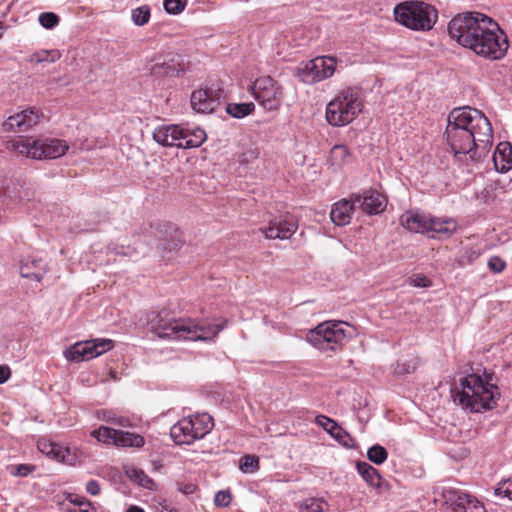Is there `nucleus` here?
<instances>
[{
  "label": "nucleus",
  "mask_w": 512,
  "mask_h": 512,
  "mask_svg": "<svg viewBox=\"0 0 512 512\" xmlns=\"http://www.w3.org/2000/svg\"><path fill=\"white\" fill-rule=\"evenodd\" d=\"M97 418L115 426L128 427L130 426L129 420L125 417L116 415L110 410H100L97 412Z\"/></svg>",
  "instance_id": "32"
},
{
  "label": "nucleus",
  "mask_w": 512,
  "mask_h": 512,
  "mask_svg": "<svg viewBox=\"0 0 512 512\" xmlns=\"http://www.w3.org/2000/svg\"><path fill=\"white\" fill-rule=\"evenodd\" d=\"M41 116L42 113L36 108L24 109L14 115L9 116L3 123V129L7 132H27L29 129L39 123Z\"/></svg>",
  "instance_id": "13"
},
{
  "label": "nucleus",
  "mask_w": 512,
  "mask_h": 512,
  "mask_svg": "<svg viewBox=\"0 0 512 512\" xmlns=\"http://www.w3.org/2000/svg\"><path fill=\"white\" fill-rule=\"evenodd\" d=\"M20 273H21L22 277L33 278L37 281H41L42 276H43L42 273H40V272L30 271L29 262L23 263L20 266Z\"/></svg>",
  "instance_id": "49"
},
{
  "label": "nucleus",
  "mask_w": 512,
  "mask_h": 512,
  "mask_svg": "<svg viewBox=\"0 0 512 512\" xmlns=\"http://www.w3.org/2000/svg\"><path fill=\"white\" fill-rule=\"evenodd\" d=\"M349 158L350 153L345 145H335L330 150L328 160L332 166L340 168L349 161Z\"/></svg>",
  "instance_id": "27"
},
{
  "label": "nucleus",
  "mask_w": 512,
  "mask_h": 512,
  "mask_svg": "<svg viewBox=\"0 0 512 512\" xmlns=\"http://www.w3.org/2000/svg\"><path fill=\"white\" fill-rule=\"evenodd\" d=\"M445 134L455 158L465 164L485 157L493 143L490 121L481 111L468 106L448 114Z\"/></svg>",
  "instance_id": "1"
},
{
  "label": "nucleus",
  "mask_w": 512,
  "mask_h": 512,
  "mask_svg": "<svg viewBox=\"0 0 512 512\" xmlns=\"http://www.w3.org/2000/svg\"><path fill=\"white\" fill-rule=\"evenodd\" d=\"M497 171L505 173L512 168V146L508 142L499 143L492 158Z\"/></svg>",
  "instance_id": "22"
},
{
  "label": "nucleus",
  "mask_w": 512,
  "mask_h": 512,
  "mask_svg": "<svg viewBox=\"0 0 512 512\" xmlns=\"http://www.w3.org/2000/svg\"><path fill=\"white\" fill-rule=\"evenodd\" d=\"M175 68L166 63L156 64L152 68V71L155 75H169L175 72Z\"/></svg>",
  "instance_id": "50"
},
{
  "label": "nucleus",
  "mask_w": 512,
  "mask_h": 512,
  "mask_svg": "<svg viewBox=\"0 0 512 512\" xmlns=\"http://www.w3.org/2000/svg\"><path fill=\"white\" fill-rule=\"evenodd\" d=\"M61 53L58 50H41L33 53L29 61L31 63H54L59 60Z\"/></svg>",
  "instance_id": "29"
},
{
  "label": "nucleus",
  "mask_w": 512,
  "mask_h": 512,
  "mask_svg": "<svg viewBox=\"0 0 512 512\" xmlns=\"http://www.w3.org/2000/svg\"><path fill=\"white\" fill-rule=\"evenodd\" d=\"M446 503L450 504L452 512H486L484 505L473 495L449 490L446 495Z\"/></svg>",
  "instance_id": "15"
},
{
  "label": "nucleus",
  "mask_w": 512,
  "mask_h": 512,
  "mask_svg": "<svg viewBox=\"0 0 512 512\" xmlns=\"http://www.w3.org/2000/svg\"><path fill=\"white\" fill-rule=\"evenodd\" d=\"M39 23L47 29H52L59 23V17L53 12H43L39 15Z\"/></svg>",
  "instance_id": "40"
},
{
  "label": "nucleus",
  "mask_w": 512,
  "mask_h": 512,
  "mask_svg": "<svg viewBox=\"0 0 512 512\" xmlns=\"http://www.w3.org/2000/svg\"><path fill=\"white\" fill-rule=\"evenodd\" d=\"M487 265L489 269L495 273L502 272L506 267L505 261L498 256L489 258Z\"/></svg>",
  "instance_id": "48"
},
{
  "label": "nucleus",
  "mask_w": 512,
  "mask_h": 512,
  "mask_svg": "<svg viewBox=\"0 0 512 512\" xmlns=\"http://www.w3.org/2000/svg\"><path fill=\"white\" fill-rule=\"evenodd\" d=\"M297 224L294 217L288 213L274 217L267 227L262 228L267 239H289L296 231Z\"/></svg>",
  "instance_id": "14"
},
{
  "label": "nucleus",
  "mask_w": 512,
  "mask_h": 512,
  "mask_svg": "<svg viewBox=\"0 0 512 512\" xmlns=\"http://www.w3.org/2000/svg\"><path fill=\"white\" fill-rule=\"evenodd\" d=\"M357 470L364 479V481L368 483L371 487L380 486L381 476L379 475L378 470L372 467L370 464L366 462H359L357 464Z\"/></svg>",
  "instance_id": "26"
},
{
  "label": "nucleus",
  "mask_w": 512,
  "mask_h": 512,
  "mask_svg": "<svg viewBox=\"0 0 512 512\" xmlns=\"http://www.w3.org/2000/svg\"><path fill=\"white\" fill-rule=\"evenodd\" d=\"M255 109L252 102L249 103H229L226 106V112L233 118L241 119L251 114Z\"/></svg>",
  "instance_id": "28"
},
{
  "label": "nucleus",
  "mask_w": 512,
  "mask_h": 512,
  "mask_svg": "<svg viewBox=\"0 0 512 512\" xmlns=\"http://www.w3.org/2000/svg\"><path fill=\"white\" fill-rule=\"evenodd\" d=\"M361 92L355 88H345L338 92L327 104L326 120L335 127L351 123L363 108Z\"/></svg>",
  "instance_id": "6"
},
{
  "label": "nucleus",
  "mask_w": 512,
  "mask_h": 512,
  "mask_svg": "<svg viewBox=\"0 0 512 512\" xmlns=\"http://www.w3.org/2000/svg\"><path fill=\"white\" fill-rule=\"evenodd\" d=\"M250 91L265 110L273 111L281 106L283 87L270 76L257 78L250 86Z\"/></svg>",
  "instance_id": "10"
},
{
  "label": "nucleus",
  "mask_w": 512,
  "mask_h": 512,
  "mask_svg": "<svg viewBox=\"0 0 512 512\" xmlns=\"http://www.w3.org/2000/svg\"><path fill=\"white\" fill-rule=\"evenodd\" d=\"M417 365L418 361L416 359H411L404 363H398L396 371L399 374H410L416 370Z\"/></svg>",
  "instance_id": "47"
},
{
  "label": "nucleus",
  "mask_w": 512,
  "mask_h": 512,
  "mask_svg": "<svg viewBox=\"0 0 512 512\" xmlns=\"http://www.w3.org/2000/svg\"><path fill=\"white\" fill-rule=\"evenodd\" d=\"M492 380V374L486 373L485 378L475 373L460 378L459 383L454 384L451 389L454 402L471 412L494 408L500 393Z\"/></svg>",
  "instance_id": "3"
},
{
  "label": "nucleus",
  "mask_w": 512,
  "mask_h": 512,
  "mask_svg": "<svg viewBox=\"0 0 512 512\" xmlns=\"http://www.w3.org/2000/svg\"><path fill=\"white\" fill-rule=\"evenodd\" d=\"M231 502V494L228 490H220L215 494L214 503L218 507H227Z\"/></svg>",
  "instance_id": "46"
},
{
  "label": "nucleus",
  "mask_w": 512,
  "mask_h": 512,
  "mask_svg": "<svg viewBox=\"0 0 512 512\" xmlns=\"http://www.w3.org/2000/svg\"><path fill=\"white\" fill-rule=\"evenodd\" d=\"M3 28H4L3 23L0 22V38L2 37Z\"/></svg>",
  "instance_id": "58"
},
{
  "label": "nucleus",
  "mask_w": 512,
  "mask_h": 512,
  "mask_svg": "<svg viewBox=\"0 0 512 512\" xmlns=\"http://www.w3.org/2000/svg\"><path fill=\"white\" fill-rule=\"evenodd\" d=\"M41 262H42L41 260H35V259H33V260L31 261V265H32V266H34V267H38V266H40Z\"/></svg>",
  "instance_id": "56"
},
{
  "label": "nucleus",
  "mask_w": 512,
  "mask_h": 512,
  "mask_svg": "<svg viewBox=\"0 0 512 512\" xmlns=\"http://www.w3.org/2000/svg\"><path fill=\"white\" fill-rule=\"evenodd\" d=\"M206 140V133L203 129L196 128V129H186L184 128V135H183V143L182 148L184 149H190V148H197L203 144V142Z\"/></svg>",
  "instance_id": "25"
},
{
  "label": "nucleus",
  "mask_w": 512,
  "mask_h": 512,
  "mask_svg": "<svg viewBox=\"0 0 512 512\" xmlns=\"http://www.w3.org/2000/svg\"><path fill=\"white\" fill-rule=\"evenodd\" d=\"M411 284L415 287H428L430 285V281L425 276H415L411 278Z\"/></svg>",
  "instance_id": "51"
},
{
  "label": "nucleus",
  "mask_w": 512,
  "mask_h": 512,
  "mask_svg": "<svg viewBox=\"0 0 512 512\" xmlns=\"http://www.w3.org/2000/svg\"><path fill=\"white\" fill-rule=\"evenodd\" d=\"M126 512H144V510L138 506H130Z\"/></svg>",
  "instance_id": "55"
},
{
  "label": "nucleus",
  "mask_w": 512,
  "mask_h": 512,
  "mask_svg": "<svg viewBox=\"0 0 512 512\" xmlns=\"http://www.w3.org/2000/svg\"><path fill=\"white\" fill-rule=\"evenodd\" d=\"M457 230V222L452 218L431 217L429 232H435L441 237L448 238Z\"/></svg>",
  "instance_id": "23"
},
{
  "label": "nucleus",
  "mask_w": 512,
  "mask_h": 512,
  "mask_svg": "<svg viewBox=\"0 0 512 512\" xmlns=\"http://www.w3.org/2000/svg\"><path fill=\"white\" fill-rule=\"evenodd\" d=\"M367 457L371 462L380 465L386 461L388 453L383 446L375 444L368 449Z\"/></svg>",
  "instance_id": "35"
},
{
  "label": "nucleus",
  "mask_w": 512,
  "mask_h": 512,
  "mask_svg": "<svg viewBox=\"0 0 512 512\" xmlns=\"http://www.w3.org/2000/svg\"><path fill=\"white\" fill-rule=\"evenodd\" d=\"M259 157V151L255 147H248L239 156L238 161L241 164L247 165L254 162Z\"/></svg>",
  "instance_id": "42"
},
{
  "label": "nucleus",
  "mask_w": 512,
  "mask_h": 512,
  "mask_svg": "<svg viewBox=\"0 0 512 512\" xmlns=\"http://www.w3.org/2000/svg\"><path fill=\"white\" fill-rule=\"evenodd\" d=\"M131 18L135 25L144 26L150 20V8L147 5L137 7L132 10Z\"/></svg>",
  "instance_id": "34"
},
{
  "label": "nucleus",
  "mask_w": 512,
  "mask_h": 512,
  "mask_svg": "<svg viewBox=\"0 0 512 512\" xmlns=\"http://www.w3.org/2000/svg\"><path fill=\"white\" fill-rule=\"evenodd\" d=\"M342 321L329 320L318 324L307 334V341L320 351H336L346 338Z\"/></svg>",
  "instance_id": "9"
},
{
  "label": "nucleus",
  "mask_w": 512,
  "mask_h": 512,
  "mask_svg": "<svg viewBox=\"0 0 512 512\" xmlns=\"http://www.w3.org/2000/svg\"><path fill=\"white\" fill-rule=\"evenodd\" d=\"M38 447L40 451L46 455L58 461H65V453L68 451L64 450L60 445L55 443L39 442Z\"/></svg>",
  "instance_id": "30"
},
{
  "label": "nucleus",
  "mask_w": 512,
  "mask_h": 512,
  "mask_svg": "<svg viewBox=\"0 0 512 512\" xmlns=\"http://www.w3.org/2000/svg\"><path fill=\"white\" fill-rule=\"evenodd\" d=\"M159 233L164 236L163 240L168 242L169 240H179L180 232L178 229L172 224H164L160 226Z\"/></svg>",
  "instance_id": "41"
},
{
  "label": "nucleus",
  "mask_w": 512,
  "mask_h": 512,
  "mask_svg": "<svg viewBox=\"0 0 512 512\" xmlns=\"http://www.w3.org/2000/svg\"><path fill=\"white\" fill-rule=\"evenodd\" d=\"M10 151L17 152L26 158L42 160L55 159L63 156L69 146L66 141L57 138L34 139L32 137H18L7 142Z\"/></svg>",
  "instance_id": "5"
},
{
  "label": "nucleus",
  "mask_w": 512,
  "mask_h": 512,
  "mask_svg": "<svg viewBox=\"0 0 512 512\" xmlns=\"http://www.w3.org/2000/svg\"><path fill=\"white\" fill-rule=\"evenodd\" d=\"M190 104L198 113H211L219 106V99L211 90L198 89L193 91Z\"/></svg>",
  "instance_id": "17"
},
{
  "label": "nucleus",
  "mask_w": 512,
  "mask_h": 512,
  "mask_svg": "<svg viewBox=\"0 0 512 512\" xmlns=\"http://www.w3.org/2000/svg\"><path fill=\"white\" fill-rule=\"evenodd\" d=\"M354 199H343L335 203L330 212L331 221L337 226H345L350 223L354 211Z\"/></svg>",
  "instance_id": "21"
},
{
  "label": "nucleus",
  "mask_w": 512,
  "mask_h": 512,
  "mask_svg": "<svg viewBox=\"0 0 512 512\" xmlns=\"http://www.w3.org/2000/svg\"><path fill=\"white\" fill-rule=\"evenodd\" d=\"M129 478L144 488H151L154 484L153 480L149 478L143 470L131 468L127 471Z\"/></svg>",
  "instance_id": "36"
},
{
  "label": "nucleus",
  "mask_w": 512,
  "mask_h": 512,
  "mask_svg": "<svg viewBox=\"0 0 512 512\" xmlns=\"http://www.w3.org/2000/svg\"><path fill=\"white\" fill-rule=\"evenodd\" d=\"M479 255H480L479 252L477 250H475L474 248L465 247L459 253V256L457 259L458 264L461 267L469 265V264L473 263L479 257Z\"/></svg>",
  "instance_id": "37"
},
{
  "label": "nucleus",
  "mask_w": 512,
  "mask_h": 512,
  "mask_svg": "<svg viewBox=\"0 0 512 512\" xmlns=\"http://www.w3.org/2000/svg\"><path fill=\"white\" fill-rule=\"evenodd\" d=\"M226 321L220 324L198 322L195 319H165L159 313L152 322L151 332L158 338L169 340L213 341L224 329Z\"/></svg>",
  "instance_id": "4"
},
{
  "label": "nucleus",
  "mask_w": 512,
  "mask_h": 512,
  "mask_svg": "<svg viewBox=\"0 0 512 512\" xmlns=\"http://www.w3.org/2000/svg\"><path fill=\"white\" fill-rule=\"evenodd\" d=\"M164 9L169 14L180 13L186 5V0H164Z\"/></svg>",
  "instance_id": "43"
},
{
  "label": "nucleus",
  "mask_w": 512,
  "mask_h": 512,
  "mask_svg": "<svg viewBox=\"0 0 512 512\" xmlns=\"http://www.w3.org/2000/svg\"><path fill=\"white\" fill-rule=\"evenodd\" d=\"M114 347L111 339H93L76 343L69 350L67 357L74 362L90 360L102 355Z\"/></svg>",
  "instance_id": "12"
},
{
  "label": "nucleus",
  "mask_w": 512,
  "mask_h": 512,
  "mask_svg": "<svg viewBox=\"0 0 512 512\" xmlns=\"http://www.w3.org/2000/svg\"><path fill=\"white\" fill-rule=\"evenodd\" d=\"M355 205H359L367 214H378L385 208V199L377 191H367L363 195L353 196Z\"/></svg>",
  "instance_id": "18"
},
{
  "label": "nucleus",
  "mask_w": 512,
  "mask_h": 512,
  "mask_svg": "<svg viewBox=\"0 0 512 512\" xmlns=\"http://www.w3.org/2000/svg\"><path fill=\"white\" fill-rule=\"evenodd\" d=\"M315 422L335 438L341 445L345 447L351 446L350 442L352 441V438L333 419L324 415H318Z\"/></svg>",
  "instance_id": "20"
},
{
  "label": "nucleus",
  "mask_w": 512,
  "mask_h": 512,
  "mask_svg": "<svg viewBox=\"0 0 512 512\" xmlns=\"http://www.w3.org/2000/svg\"><path fill=\"white\" fill-rule=\"evenodd\" d=\"M184 128L180 125H163L157 127L153 132V139L165 147L182 148Z\"/></svg>",
  "instance_id": "16"
},
{
  "label": "nucleus",
  "mask_w": 512,
  "mask_h": 512,
  "mask_svg": "<svg viewBox=\"0 0 512 512\" xmlns=\"http://www.w3.org/2000/svg\"><path fill=\"white\" fill-rule=\"evenodd\" d=\"M495 496H502L512 501V477L502 480L494 489Z\"/></svg>",
  "instance_id": "39"
},
{
  "label": "nucleus",
  "mask_w": 512,
  "mask_h": 512,
  "mask_svg": "<svg viewBox=\"0 0 512 512\" xmlns=\"http://www.w3.org/2000/svg\"><path fill=\"white\" fill-rule=\"evenodd\" d=\"M395 20L414 31H429L438 20L437 10L423 1H405L394 8Z\"/></svg>",
  "instance_id": "7"
},
{
  "label": "nucleus",
  "mask_w": 512,
  "mask_h": 512,
  "mask_svg": "<svg viewBox=\"0 0 512 512\" xmlns=\"http://www.w3.org/2000/svg\"><path fill=\"white\" fill-rule=\"evenodd\" d=\"M240 469L244 473H254L259 469V459L254 455H245L240 460Z\"/></svg>",
  "instance_id": "38"
},
{
  "label": "nucleus",
  "mask_w": 512,
  "mask_h": 512,
  "mask_svg": "<svg viewBox=\"0 0 512 512\" xmlns=\"http://www.w3.org/2000/svg\"><path fill=\"white\" fill-rule=\"evenodd\" d=\"M117 429H113L107 426H100L91 432V436L94 437L98 442L104 444H114Z\"/></svg>",
  "instance_id": "31"
},
{
  "label": "nucleus",
  "mask_w": 512,
  "mask_h": 512,
  "mask_svg": "<svg viewBox=\"0 0 512 512\" xmlns=\"http://www.w3.org/2000/svg\"><path fill=\"white\" fill-rule=\"evenodd\" d=\"M116 434L117 435L115 437V443H114L115 446L140 448V447L144 446V444H145L144 437L139 434L122 431V430H117Z\"/></svg>",
  "instance_id": "24"
},
{
  "label": "nucleus",
  "mask_w": 512,
  "mask_h": 512,
  "mask_svg": "<svg viewBox=\"0 0 512 512\" xmlns=\"http://www.w3.org/2000/svg\"><path fill=\"white\" fill-rule=\"evenodd\" d=\"M336 61L333 57H316L298 67V76L307 84L320 82L335 72Z\"/></svg>",
  "instance_id": "11"
},
{
  "label": "nucleus",
  "mask_w": 512,
  "mask_h": 512,
  "mask_svg": "<svg viewBox=\"0 0 512 512\" xmlns=\"http://www.w3.org/2000/svg\"><path fill=\"white\" fill-rule=\"evenodd\" d=\"M86 491L93 496L100 493V485L96 480H89L86 484Z\"/></svg>",
  "instance_id": "52"
},
{
  "label": "nucleus",
  "mask_w": 512,
  "mask_h": 512,
  "mask_svg": "<svg viewBox=\"0 0 512 512\" xmlns=\"http://www.w3.org/2000/svg\"><path fill=\"white\" fill-rule=\"evenodd\" d=\"M113 251L116 253V254H122V255H131L132 254V251L130 250V248H127V251L124 250L123 247H121L120 249L118 248H113Z\"/></svg>",
  "instance_id": "54"
},
{
  "label": "nucleus",
  "mask_w": 512,
  "mask_h": 512,
  "mask_svg": "<svg viewBox=\"0 0 512 512\" xmlns=\"http://www.w3.org/2000/svg\"><path fill=\"white\" fill-rule=\"evenodd\" d=\"M175 247H176V244H174V245H173V248H175ZM163 249H169V250H171V249H172V247H171L169 244H163Z\"/></svg>",
  "instance_id": "57"
},
{
  "label": "nucleus",
  "mask_w": 512,
  "mask_h": 512,
  "mask_svg": "<svg viewBox=\"0 0 512 512\" xmlns=\"http://www.w3.org/2000/svg\"><path fill=\"white\" fill-rule=\"evenodd\" d=\"M430 219L431 216L418 211H407L401 215L400 222L404 228L412 232L425 233L429 232Z\"/></svg>",
  "instance_id": "19"
},
{
  "label": "nucleus",
  "mask_w": 512,
  "mask_h": 512,
  "mask_svg": "<svg viewBox=\"0 0 512 512\" xmlns=\"http://www.w3.org/2000/svg\"><path fill=\"white\" fill-rule=\"evenodd\" d=\"M301 509L305 512H328V503L320 498H309L301 504Z\"/></svg>",
  "instance_id": "33"
},
{
  "label": "nucleus",
  "mask_w": 512,
  "mask_h": 512,
  "mask_svg": "<svg viewBox=\"0 0 512 512\" xmlns=\"http://www.w3.org/2000/svg\"><path fill=\"white\" fill-rule=\"evenodd\" d=\"M70 502L78 506V512H94L91 502L84 497L75 496Z\"/></svg>",
  "instance_id": "44"
},
{
  "label": "nucleus",
  "mask_w": 512,
  "mask_h": 512,
  "mask_svg": "<svg viewBox=\"0 0 512 512\" xmlns=\"http://www.w3.org/2000/svg\"><path fill=\"white\" fill-rule=\"evenodd\" d=\"M35 470L34 465L30 464H19L12 467L11 474L13 476L26 477Z\"/></svg>",
  "instance_id": "45"
},
{
  "label": "nucleus",
  "mask_w": 512,
  "mask_h": 512,
  "mask_svg": "<svg viewBox=\"0 0 512 512\" xmlns=\"http://www.w3.org/2000/svg\"><path fill=\"white\" fill-rule=\"evenodd\" d=\"M11 376V370L6 365H0V384H4Z\"/></svg>",
  "instance_id": "53"
},
{
  "label": "nucleus",
  "mask_w": 512,
  "mask_h": 512,
  "mask_svg": "<svg viewBox=\"0 0 512 512\" xmlns=\"http://www.w3.org/2000/svg\"><path fill=\"white\" fill-rule=\"evenodd\" d=\"M448 33L461 46L489 60L502 59L509 48L508 38L498 23L480 12L454 16L448 24Z\"/></svg>",
  "instance_id": "2"
},
{
  "label": "nucleus",
  "mask_w": 512,
  "mask_h": 512,
  "mask_svg": "<svg viewBox=\"0 0 512 512\" xmlns=\"http://www.w3.org/2000/svg\"><path fill=\"white\" fill-rule=\"evenodd\" d=\"M213 428L208 414H197L180 419L170 429V436L177 445H190L202 439Z\"/></svg>",
  "instance_id": "8"
}]
</instances>
